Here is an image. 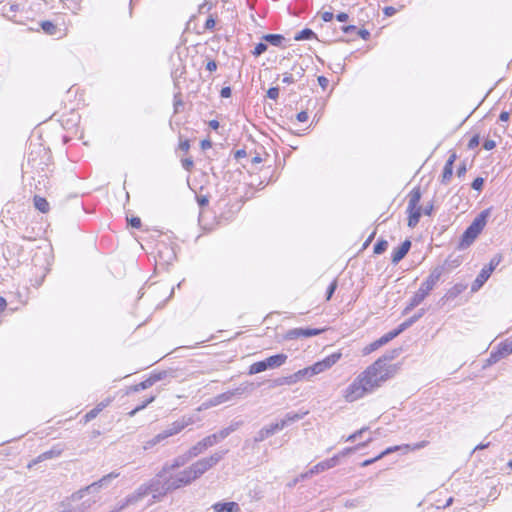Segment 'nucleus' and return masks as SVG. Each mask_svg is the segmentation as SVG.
Segmentation results:
<instances>
[{"instance_id": "obj_38", "label": "nucleus", "mask_w": 512, "mask_h": 512, "mask_svg": "<svg viewBox=\"0 0 512 512\" xmlns=\"http://www.w3.org/2000/svg\"><path fill=\"white\" fill-rule=\"evenodd\" d=\"M387 247H388V242L384 239H380L374 245L373 252L375 254H382L383 252L386 251Z\"/></svg>"}, {"instance_id": "obj_36", "label": "nucleus", "mask_w": 512, "mask_h": 512, "mask_svg": "<svg viewBox=\"0 0 512 512\" xmlns=\"http://www.w3.org/2000/svg\"><path fill=\"white\" fill-rule=\"evenodd\" d=\"M499 351L503 355V357H506L510 354H512V340L508 341L505 340L504 342L500 343L498 346Z\"/></svg>"}, {"instance_id": "obj_51", "label": "nucleus", "mask_w": 512, "mask_h": 512, "mask_svg": "<svg viewBox=\"0 0 512 512\" xmlns=\"http://www.w3.org/2000/svg\"><path fill=\"white\" fill-rule=\"evenodd\" d=\"M99 409H97L96 407H94L92 410H90L88 413H86V415L84 416V419H85V422H89L91 420H93L94 418L97 417V415L99 414Z\"/></svg>"}, {"instance_id": "obj_50", "label": "nucleus", "mask_w": 512, "mask_h": 512, "mask_svg": "<svg viewBox=\"0 0 512 512\" xmlns=\"http://www.w3.org/2000/svg\"><path fill=\"white\" fill-rule=\"evenodd\" d=\"M205 439L207 440L208 445H209L210 447H212V446L216 445L218 442H220V441H221V440L218 438L217 433H213V434H211V435H208V436H206V437H205Z\"/></svg>"}, {"instance_id": "obj_63", "label": "nucleus", "mask_w": 512, "mask_h": 512, "mask_svg": "<svg viewBox=\"0 0 512 512\" xmlns=\"http://www.w3.org/2000/svg\"><path fill=\"white\" fill-rule=\"evenodd\" d=\"M232 90L229 86L223 87L220 91V96L222 98H228L231 96Z\"/></svg>"}, {"instance_id": "obj_64", "label": "nucleus", "mask_w": 512, "mask_h": 512, "mask_svg": "<svg viewBox=\"0 0 512 512\" xmlns=\"http://www.w3.org/2000/svg\"><path fill=\"white\" fill-rule=\"evenodd\" d=\"M317 81H318V84L323 88V89H326L328 84H329V80L325 77V76H319L317 78Z\"/></svg>"}, {"instance_id": "obj_15", "label": "nucleus", "mask_w": 512, "mask_h": 512, "mask_svg": "<svg viewBox=\"0 0 512 512\" xmlns=\"http://www.w3.org/2000/svg\"><path fill=\"white\" fill-rule=\"evenodd\" d=\"M148 493H150V489L148 483H146L140 485L133 493L127 495L126 498L131 505H135L148 495Z\"/></svg>"}, {"instance_id": "obj_34", "label": "nucleus", "mask_w": 512, "mask_h": 512, "mask_svg": "<svg viewBox=\"0 0 512 512\" xmlns=\"http://www.w3.org/2000/svg\"><path fill=\"white\" fill-rule=\"evenodd\" d=\"M156 396L155 395H152L150 396L149 398L145 399L143 402H141V404H139L137 407H135L133 410H131L128 415L130 417H133L135 416L139 411L143 410L144 408H146L150 403H152L154 400H155Z\"/></svg>"}, {"instance_id": "obj_49", "label": "nucleus", "mask_w": 512, "mask_h": 512, "mask_svg": "<svg viewBox=\"0 0 512 512\" xmlns=\"http://www.w3.org/2000/svg\"><path fill=\"white\" fill-rule=\"evenodd\" d=\"M337 288V280H333L330 285L328 286L327 288V291H326V299L327 300H330L332 295L334 294L335 290Z\"/></svg>"}, {"instance_id": "obj_58", "label": "nucleus", "mask_w": 512, "mask_h": 512, "mask_svg": "<svg viewBox=\"0 0 512 512\" xmlns=\"http://www.w3.org/2000/svg\"><path fill=\"white\" fill-rule=\"evenodd\" d=\"M297 79L294 77L293 74L291 73H284V77L282 79V82L285 83V84H292L294 82H296Z\"/></svg>"}, {"instance_id": "obj_26", "label": "nucleus", "mask_w": 512, "mask_h": 512, "mask_svg": "<svg viewBox=\"0 0 512 512\" xmlns=\"http://www.w3.org/2000/svg\"><path fill=\"white\" fill-rule=\"evenodd\" d=\"M425 314V309H420L418 311V313L414 314L413 316H411L410 318H408L407 320H405L403 323H401L399 325L400 329L402 331H405L406 329H408L410 326H412L416 321H418L423 315Z\"/></svg>"}, {"instance_id": "obj_40", "label": "nucleus", "mask_w": 512, "mask_h": 512, "mask_svg": "<svg viewBox=\"0 0 512 512\" xmlns=\"http://www.w3.org/2000/svg\"><path fill=\"white\" fill-rule=\"evenodd\" d=\"M341 358V353H333L327 357H325L323 360L328 368H331L334 364L338 362V360Z\"/></svg>"}, {"instance_id": "obj_30", "label": "nucleus", "mask_w": 512, "mask_h": 512, "mask_svg": "<svg viewBox=\"0 0 512 512\" xmlns=\"http://www.w3.org/2000/svg\"><path fill=\"white\" fill-rule=\"evenodd\" d=\"M297 383L295 374L279 377L274 380V386L293 385Z\"/></svg>"}, {"instance_id": "obj_21", "label": "nucleus", "mask_w": 512, "mask_h": 512, "mask_svg": "<svg viewBox=\"0 0 512 512\" xmlns=\"http://www.w3.org/2000/svg\"><path fill=\"white\" fill-rule=\"evenodd\" d=\"M488 271L489 269H481L480 273L477 275L476 279L473 281L471 285L472 292L478 291L484 285V283L490 278L491 273H489Z\"/></svg>"}, {"instance_id": "obj_16", "label": "nucleus", "mask_w": 512, "mask_h": 512, "mask_svg": "<svg viewBox=\"0 0 512 512\" xmlns=\"http://www.w3.org/2000/svg\"><path fill=\"white\" fill-rule=\"evenodd\" d=\"M338 460H339V455H335L330 459H326L322 462H319L318 464L314 465L310 469V474H317V473L323 472L325 470H328L330 468H333L337 465Z\"/></svg>"}, {"instance_id": "obj_23", "label": "nucleus", "mask_w": 512, "mask_h": 512, "mask_svg": "<svg viewBox=\"0 0 512 512\" xmlns=\"http://www.w3.org/2000/svg\"><path fill=\"white\" fill-rule=\"evenodd\" d=\"M18 9L19 6L17 4H0V12L10 20L13 19Z\"/></svg>"}, {"instance_id": "obj_7", "label": "nucleus", "mask_w": 512, "mask_h": 512, "mask_svg": "<svg viewBox=\"0 0 512 512\" xmlns=\"http://www.w3.org/2000/svg\"><path fill=\"white\" fill-rule=\"evenodd\" d=\"M191 459H193V456L190 455L189 450L184 454L178 455L171 462H166L162 466L161 470L158 472V477H165L169 472L186 465Z\"/></svg>"}, {"instance_id": "obj_45", "label": "nucleus", "mask_w": 512, "mask_h": 512, "mask_svg": "<svg viewBox=\"0 0 512 512\" xmlns=\"http://www.w3.org/2000/svg\"><path fill=\"white\" fill-rule=\"evenodd\" d=\"M502 358H504L503 355L501 354L499 349H497L496 351H492L490 353V356H489L487 361H488L489 364H494V363L498 362Z\"/></svg>"}, {"instance_id": "obj_18", "label": "nucleus", "mask_w": 512, "mask_h": 512, "mask_svg": "<svg viewBox=\"0 0 512 512\" xmlns=\"http://www.w3.org/2000/svg\"><path fill=\"white\" fill-rule=\"evenodd\" d=\"M214 512H239L240 506L236 502H217L212 506Z\"/></svg>"}, {"instance_id": "obj_1", "label": "nucleus", "mask_w": 512, "mask_h": 512, "mask_svg": "<svg viewBox=\"0 0 512 512\" xmlns=\"http://www.w3.org/2000/svg\"><path fill=\"white\" fill-rule=\"evenodd\" d=\"M397 366L384 367L382 360H376L360 373L345 389L344 398L347 402H354L367 393L373 392L383 382L393 377Z\"/></svg>"}, {"instance_id": "obj_22", "label": "nucleus", "mask_w": 512, "mask_h": 512, "mask_svg": "<svg viewBox=\"0 0 512 512\" xmlns=\"http://www.w3.org/2000/svg\"><path fill=\"white\" fill-rule=\"evenodd\" d=\"M208 448H210V446L208 445V442L204 437L202 440L198 441L195 445L190 447L189 452L190 455H192L193 458H195L202 454L204 451H206Z\"/></svg>"}, {"instance_id": "obj_41", "label": "nucleus", "mask_w": 512, "mask_h": 512, "mask_svg": "<svg viewBox=\"0 0 512 512\" xmlns=\"http://www.w3.org/2000/svg\"><path fill=\"white\" fill-rule=\"evenodd\" d=\"M397 355H398V351L393 350L391 352L384 354L382 357L378 358L377 360H382L383 366L389 367L390 365H388L387 362L393 360Z\"/></svg>"}, {"instance_id": "obj_24", "label": "nucleus", "mask_w": 512, "mask_h": 512, "mask_svg": "<svg viewBox=\"0 0 512 512\" xmlns=\"http://www.w3.org/2000/svg\"><path fill=\"white\" fill-rule=\"evenodd\" d=\"M241 422H232L229 426L219 430L217 433L218 438L222 441L227 438L231 433L235 432L240 426Z\"/></svg>"}, {"instance_id": "obj_27", "label": "nucleus", "mask_w": 512, "mask_h": 512, "mask_svg": "<svg viewBox=\"0 0 512 512\" xmlns=\"http://www.w3.org/2000/svg\"><path fill=\"white\" fill-rule=\"evenodd\" d=\"M403 331L398 326L397 328L393 329L392 331H389L388 333L381 336L378 340L381 346L387 344L394 338H396L398 335H400Z\"/></svg>"}, {"instance_id": "obj_56", "label": "nucleus", "mask_w": 512, "mask_h": 512, "mask_svg": "<svg viewBox=\"0 0 512 512\" xmlns=\"http://www.w3.org/2000/svg\"><path fill=\"white\" fill-rule=\"evenodd\" d=\"M292 70L295 71L294 77L298 80L304 76V68L302 66L294 65Z\"/></svg>"}, {"instance_id": "obj_20", "label": "nucleus", "mask_w": 512, "mask_h": 512, "mask_svg": "<svg viewBox=\"0 0 512 512\" xmlns=\"http://www.w3.org/2000/svg\"><path fill=\"white\" fill-rule=\"evenodd\" d=\"M191 423V419H181L170 424L165 430L169 436H173L181 432L185 427Z\"/></svg>"}, {"instance_id": "obj_53", "label": "nucleus", "mask_w": 512, "mask_h": 512, "mask_svg": "<svg viewBox=\"0 0 512 512\" xmlns=\"http://www.w3.org/2000/svg\"><path fill=\"white\" fill-rule=\"evenodd\" d=\"M267 97L276 100L279 97V88L278 87H271L267 91Z\"/></svg>"}, {"instance_id": "obj_55", "label": "nucleus", "mask_w": 512, "mask_h": 512, "mask_svg": "<svg viewBox=\"0 0 512 512\" xmlns=\"http://www.w3.org/2000/svg\"><path fill=\"white\" fill-rule=\"evenodd\" d=\"M213 7V3L210 1H205L199 6V13H207L209 12Z\"/></svg>"}, {"instance_id": "obj_17", "label": "nucleus", "mask_w": 512, "mask_h": 512, "mask_svg": "<svg viewBox=\"0 0 512 512\" xmlns=\"http://www.w3.org/2000/svg\"><path fill=\"white\" fill-rule=\"evenodd\" d=\"M456 159H457L456 153L452 152L444 165L441 183L447 184L448 181L451 179L452 174H453V165H454V162Z\"/></svg>"}, {"instance_id": "obj_25", "label": "nucleus", "mask_w": 512, "mask_h": 512, "mask_svg": "<svg viewBox=\"0 0 512 512\" xmlns=\"http://www.w3.org/2000/svg\"><path fill=\"white\" fill-rule=\"evenodd\" d=\"M33 203L35 208L42 213H47L50 209L48 201L44 197H41L39 195L34 196Z\"/></svg>"}, {"instance_id": "obj_12", "label": "nucleus", "mask_w": 512, "mask_h": 512, "mask_svg": "<svg viewBox=\"0 0 512 512\" xmlns=\"http://www.w3.org/2000/svg\"><path fill=\"white\" fill-rule=\"evenodd\" d=\"M63 452V448L60 445L53 446L50 450L41 453L35 458L29 466L36 465L45 460L59 457Z\"/></svg>"}, {"instance_id": "obj_10", "label": "nucleus", "mask_w": 512, "mask_h": 512, "mask_svg": "<svg viewBox=\"0 0 512 512\" xmlns=\"http://www.w3.org/2000/svg\"><path fill=\"white\" fill-rule=\"evenodd\" d=\"M409 448H410L409 444H403V445H396V446L388 447L384 451H382L379 455H377L376 457L363 461L361 463V466L362 467H367V466L373 464L374 462L382 459L384 456H386L388 454H391V453L396 452V451H401V449H409Z\"/></svg>"}, {"instance_id": "obj_46", "label": "nucleus", "mask_w": 512, "mask_h": 512, "mask_svg": "<svg viewBox=\"0 0 512 512\" xmlns=\"http://www.w3.org/2000/svg\"><path fill=\"white\" fill-rule=\"evenodd\" d=\"M267 48H268L267 44L260 42L255 46L252 53L254 56L258 57V56L262 55L264 52H266Z\"/></svg>"}, {"instance_id": "obj_37", "label": "nucleus", "mask_w": 512, "mask_h": 512, "mask_svg": "<svg viewBox=\"0 0 512 512\" xmlns=\"http://www.w3.org/2000/svg\"><path fill=\"white\" fill-rule=\"evenodd\" d=\"M460 264H461V260L458 257L454 258V259H451L449 257L445 260V262L442 266L444 267V272H445V271H449V270H452V269L458 267Z\"/></svg>"}, {"instance_id": "obj_59", "label": "nucleus", "mask_w": 512, "mask_h": 512, "mask_svg": "<svg viewBox=\"0 0 512 512\" xmlns=\"http://www.w3.org/2000/svg\"><path fill=\"white\" fill-rule=\"evenodd\" d=\"M42 29L47 33H52L53 29L55 28L53 23L50 21H44L41 24Z\"/></svg>"}, {"instance_id": "obj_19", "label": "nucleus", "mask_w": 512, "mask_h": 512, "mask_svg": "<svg viewBox=\"0 0 512 512\" xmlns=\"http://www.w3.org/2000/svg\"><path fill=\"white\" fill-rule=\"evenodd\" d=\"M287 358H288V356L286 354L280 353V354L272 355V356L264 359V361H265L266 367L268 369H274V368H278V367L282 366L286 362Z\"/></svg>"}, {"instance_id": "obj_35", "label": "nucleus", "mask_w": 512, "mask_h": 512, "mask_svg": "<svg viewBox=\"0 0 512 512\" xmlns=\"http://www.w3.org/2000/svg\"><path fill=\"white\" fill-rule=\"evenodd\" d=\"M465 286L462 285V284H456L454 285L452 288H450L448 290V292L446 293V298L447 299H454L455 297H457L459 294H461L464 290H465Z\"/></svg>"}, {"instance_id": "obj_33", "label": "nucleus", "mask_w": 512, "mask_h": 512, "mask_svg": "<svg viewBox=\"0 0 512 512\" xmlns=\"http://www.w3.org/2000/svg\"><path fill=\"white\" fill-rule=\"evenodd\" d=\"M119 475H120V474H119L118 472L113 471V472H111V473H109V474H107V475L103 476L101 479H99V480L97 481V485H98V487H102V488L107 487V486L110 484V482H111L113 479H115V478L119 477Z\"/></svg>"}, {"instance_id": "obj_9", "label": "nucleus", "mask_w": 512, "mask_h": 512, "mask_svg": "<svg viewBox=\"0 0 512 512\" xmlns=\"http://www.w3.org/2000/svg\"><path fill=\"white\" fill-rule=\"evenodd\" d=\"M252 389H253L252 383H243L234 390L219 394L218 396L215 397V401L217 404H221V403L231 400L232 397H234L236 395H242L245 392L251 391Z\"/></svg>"}, {"instance_id": "obj_57", "label": "nucleus", "mask_w": 512, "mask_h": 512, "mask_svg": "<svg viewBox=\"0 0 512 512\" xmlns=\"http://www.w3.org/2000/svg\"><path fill=\"white\" fill-rule=\"evenodd\" d=\"M128 223L132 228L139 229L141 227V219L139 217H131Z\"/></svg>"}, {"instance_id": "obj_52", "label": "nucleus", "mask_w": 512, "mask_h": 512, "mask_svg": "<svg viewBox=\"0 0 512 512\" xmlns=\"http://www.w3.org/2000/svg\"><path fill=\"white\" fill-rule=\"evenodd\" d=\"M380 347H381V345L379 343V340L377 339L376 341L370 343L367 347H365L364 352H365V354H368V353H371V352L377 350Z\"/></svg>"}, {"instance_id": "obj_32", "label": "nucleus", "mask_w": 512, "mask_h": 512, "mask_svg": "<svg viewBox=\"0 0 512 512\" xmlns=\"http://www.w3.org/2000/svg\"><path fill=\"white\" fill-rule=\"evenodd\" d=\"M309 368H310V376L320 374V373L324 372L325 370L329 369L326 366L324 360L314 363L313 365L309 366Z\"/></svg>"}, {"instance_id": "obj_43", "label": "nucleus", "mask_w": 512, "mask_h": 512, "mask_svg": "<svg viewBox=\"0 0 512 512\" xmlns=\"http://www.w3.org/2000/svg\"><path fill=\"white\" fill-rule=\"evenodd\" d=\"M294 374H295V378H296L297 382L303 380L304 378H310L311 377L310 376V368L309 367H306L304 369L298 370Z\"/></svg>"}, {"instance_id": "obj_4", "label": "nucleus", "mask_w": 512, "mask_h": 512, "mask_svg": "<svg viewBox=\"0 0 512 512\" xmlns=\"http://www.w3.org/2000/svg\"><path fill=\"white\" fill-rule=\"evenodd\" d=\"M488 216L489 210L482 211L466 228V230L462 234L461 241L459 244V247L461 249L470 246L475 241V239L484 229Z\"/></svg>"}, {"instance_id": "obj_13", "label": "nucleus", "mask_w": 512, "mask_h": 512, "mask_svg": "<svg viewBox=\"0 0 512 512\" xmlns=\"http://www.w3.org/2000/svg\"><path fill=\"white\" fill-rule=\"evenodd\" d=\"M280 430H281V428L277 422L271 423L269 425L264 426L262 429H260L258 431V433L256 434L254 440H255V442H262Z\"/></svg>"}, {"instance_id": "obj_44", "label": "nucleus", "mask_w": 512, "mask_h": 512, "mask_svg": "<svg viewBox=\"0 0 512 512\" xmlns=\"http://www.w3.org/2000/svg\"><path fill=\"white\" fill-rule=\"evenodd\" d=\"M131 504L128 502L127 498L125 497L123 500L118 502L114 508L109 512H120L124 510L126 507L130 506Z\"/></svg>"}, {"instance_id": "obj_60", "label": "nucleus", "mask_w": 512, "mask_h": 512, "mask_svg": "<svg viewBox=\"0 0 512 512\" xmlns=\"http://www.w3.org/2000/svg\"><path fill=\"white\" fill-rule=\"evenodd\" d=\"M496 147V142L491 139H486L483 143V148L487 151L492 150Z\"/></svg>"}, {"instance_id": "obj_31", "label": "nucleus", "mask_w": 512, "mask_h": 512, "mask_svg": "<svg viewBox=\"0 0 512 512\" xmlns=\"http://www.w3.org/2000/svg\"><path fill=\"white\" fill-rule=\"evenodd\" d=\"M267 369H268V368L266 367V363H265V361H264V360H262V361H258V362L253 363V364L249 367L248 374H249V375L258 374V373H261V372L266 371Z\"/></svg>"}, {"instance_id": "obj_11", "label": "nucleus", "mask_w": 512, "mask_h": 512, "mask_svg": "<svg viewBox=\"0 0 512 512\" xmlns=\"http://www.w3.org/2000/svg\"><path fill=\"white\" fill-rule=\"evenodd\" d=\"M308 414V411H298V412H288L283 419L280 421H277L278 425L280 426L281 430L285 427L291 425L294 422H297L301 419H303Z\"/></svg>"}, {"instance_id": "obj_48", "label": "nucleus", "mask_w": 512, "mask_h": 512, "mask_svg": "<svg viewBox=\"0 0 512 512\" xmlns=\"http://www.w3.org/2000/svg\"><path fill=\"white\" fill-rule=\"evenodd\" d=\"M484 179L482 177H477L473 180L471 187L476 191H481L483 188Z\"/></svg>"}, {"instance_id": "obj_39", "label": "nucleus", "mask_w": 512, "mask_h": 512, "mask_svg": "<svg viewBox=\"0 0 512 512\" xmlns=\"http://www.w3.org/2000/svg\"><path fill=\"white\" fill-rule=\"evenodd\" d=\"M152 383L151 381L149 380V378L145 379L144 381L134 385L131 387V391L133 392H140L142 390H145V389H148L150 387H152Z\"/></svg>"}, {"instance_id": "obj_2", "label": "nucleus", "mask_w": 512, "mask_h": 512, "mask_svg": "<svg viewBox=\"0 0 512 512\" xmlns=\"http://www.w3.org/2000/svg\"><path fill=\"white\" fill-rule=\"evenodd\" d=\"M227 453L228 450L216 451L209 457L201 458L192 463L189 467L177 473L183 487L189 486L195 480L204 475L208 470L216 466Z\"/></svg>"}, {"instance_id": "obj_61", "label": "nucleus", "mask_w": 512, "mask_h": 512, "mask_svg": "<svg viewBox=\"0 0 512 512\" xmlns=\"http://www.w3.org/2000/svg\"><path fill=\"white\" fill-rule=\"evenodd\" d=\"M112 402V399L110 397L106 398L105 400L98 403L95 407L99 409V412H101L104 408H106L110 403Z\"/></svg>"}, {"instance_id": "obj_5", "label": "nucleus", "mask_w": 512, "mask_h": 512, "mask_svg": "<svg viewBox=\"0 0 512 512\" xmlns=\"http://www.w3.org/2000/svg\"><path fill=\"white\" fill-rule=\"evenodd\" d=\"M180 481L178 474L168 478L166 476L158 477L157 474L156 477L148 482V485L151 493L168 494L183 487Z\"/></svg>"}, {"instance_id": "obj_29", "label": "nucleus", "mask_w": 512, "mask_h": 512, "mask_svg": "<svg viewBox=\"0 0 512 512\" xmlns=\"http://www.w3.org/2000/svg\"><path fill=\"white\" fill-rule=\"evenodd\" d=\"M316 38V34L313 30L309 28H305L301 30L300 32L296 33L294 36V39L296 41H302V40H310Z\"/></svg>"}, {"instance_id": "obj_62", "label": "nucleus", "mask_w": 512, "mask_h": 512, "mask_svg": "<svg viewBox=\"0 0 512 512\" xmlns=\"http://www.w3.org/2000/svg\"><path fill=\"white\" fill-rule=\"evenodd\" d=\"M383 13H384V15L390 17L397 13V9L394 8L393 6H386L383 9Z\"/></svg>"}, {"instance_id": "obj_14", "label": "nucleus", "mask_w": 512, "mask_h": 512, "mask_svg": "<svg viewBox=\"0 0 512 512\" xmlns=\"http://www.w3.org/2000/svg\"><path fill=\"white\" fill-rule=\"evenodd\" d=\"M411 248V241L405 240L400 246L395 248L391 255V261L393 264L400 262L409 252Z\"/></svg>"}, {"instance_id": "obj_3", "label": "nucleus", "mask_w": 512, "mask_h": 512, "mask_svg": "<svg viewBox=\"0 0 512 512\" xmlns=\"http://www.w3.org/2000/svg\"><path fill=\"white\" fill-rule=\"evenodd\" d=\"M444 273L443 266L434 267L427 279L421 284L418 291L413 295L410 299L409 304L404 309L403 313L406 314L411 311L413 308L417 307L424 299L429 295V293L434 289L437 282L440 280L441 276Z\"/></svg>"}, {"instance_id": "obj_54", "label": "nucleus", "mask_w": 512, "mask_h": 512, "mask_svg": "<svg viewBox=\"0 0 512 512\" xmlns=\"http://www.w3.org/2000/svg\"><path fill=\"white\" fill-rule=\"evenodd\" d=\"M480 143V136L478 134L474 135L468 142V149L476 148Z\"/></svg>"}, {"instance_id": "obj_28", "label": "nucleus", "mask_w": 512, "mask_h": 512, "mask_svg": "<svg viewBox=\"0 0 512 512\" xmlns=\"http://www.w3.org/2000/svg\"><path fill=\"white\" fill-rule=\"evenodd\" d=\"M263 40L270 43L273 46L280 47L284 40L281 34H266L263 36Z\"/></svg>"}, {"instance_id": "obj_47", "label": "nucleus", "mask_w": 512, "mask_h": 512, "mask_svg": "<svg viewBox=\"0 0 512 512\" xmlns=\"http://www.w3.org/2000/svg\"><path fill=\"white\" fill-rule=\"evenodd\" d=\"M501 261L500 257H494L491 259L490 263L487 266H484V269H489V273L492 274V272L495 270V268L499 265Z\"/></svg>"}, {"instance_id": "obj_6", "label": "nucleus", "mask_w": 512, "mask_h": 512, "mask_svg": "<svg viewBox=\"0 0 512 512\" xmlns=\"http://www.w3.org/2000/svg\"><path fill=\"white\" fill-rule=\"evenodd\" d=\"M421 191L419 187L413 188L409 193V201L407 206L408 226L414 228L420 220L422 208L419 206L421 200Z\"/></svg>"}, {"instance_id": "obj_42", "label": "nucleus", "mask_w": 512, "mask_h": 512, "mask_svg": "<svg viewBox=\"0 0 512 512\" xmlns=\"http://www.w3.org/2000/svg\"><path fill=\"white\" fill-rule=\"evenodd\" d=\"M166 377H167V372L161 371L158 373H152L148 378L151 381L152 385H154L158 381L164 380Z\"/></svg>"}, {"instance_id": "obj_8", "label": "nucleus", "mask_w": 512, "mask_h": 512, "mask_svg": "<svg viewBox=\"0 0 512 512\" xmlns=\"http://www.w3.org/2000/svg\"><path fill=\"white\" fill-rule=\"evenodd\" d=\"M324 329L317 328H294L286 332L285 338L287 340H294L298 338H310L313 336L320 335Z\"/></svg>"}]
</instances>
